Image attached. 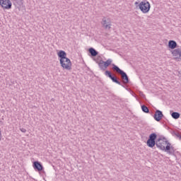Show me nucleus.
Masks as SVG:
<instances>
[{"label": "nucleus", "mask_w": 181, "mask_h": 181, "mask_svg": "<svg viewBox=\"0 0 181 181\" xmlns=\"http://www.w3.org/2000/svg\"><path fill=\"white\" fill-rule=\"evenodd\" d=\"M58 57H59V63L61 66L65 69V70H71V61H70V59L67 58V54L66 52L63 50H60L58 53Z\"/></svg>", "instance_id": "obj_1"}, {"label": "nucleus", "mask_w": 181, "mask_h": 181, "mask_svg": "<svg viewBox=\"0 0 181 181\" xmlns=\"http://www.w3.org/2000/svg\"><path fill=\"white\" fill-rule=\"evenodd\" d=\"M168 144L170 143L165 137H160L156 141V146L158 148V149H160V151H166V146H168Z\"/></svg>", "instance_id": "obj_2"}, {"label": "nucleus", "mask_w": 181, "mask_h": 181, "mask_svg": "<svg viewBox=\"0 0 181 181\" xmlns=\"http://www.w3.org/2000/svg\"><path fill=\"white\" fill-rule=\"evenodd\" d=\"M139 8L143 13H148L151 11V4L147 1H143L139 3Z\"/></svg>", "instance_id": "obj_3"}, {"label": "nucleus", "mask_w": 181, "mask_h": 181, "mask_svg": "<svg viewBox=\"0 0 181 181\" xmlns=\"http://www.w3.org/2000/svg\"><path fill=\"white\" fill-rule=\"evenodd\" d=\"M0 6L4 9H11L12 8V2L11 0H0Z\"/></svg>", "instance_id": "obj_4"}, {"label": "nucleus", "mask_w": 181, "mask_h": 181, "mask_svg": "<svg viewBox=\"0 0 181 181\" xmlns=\"http://www.w3.org/2000/svg\"><path fill=\"white\" fill-rule=\"evenodd\" d=\"M102 26L105 29H110L112 25L111 24V19L103 17L102 19Z\"/></svg>", "instance_id": "obj_5"}, {"label": "nucleus", "mask_w": 181, "mask_h": 181, "mask_svg": "<svg viewBox=\"0 0 181 181\" xmlns=\"http://www.w3.org/2000/svg\"><path fill=\"white\" fill-rule=\"evenodd\" d=\"M105 76H107V77H109V78L111 79L113 83H116V84H119V86H122V83L118 81V78L112 76V74L111 73V71H106L105 72Z\"/></svg>", "instance_id": "obj_6"}, {"label": "nucleus", "mask_w": 181, "mask_h": 181, "mask_svg": "<svg viewBox=\"0 0 181 181\" xmlns=\"http://www.w3.org/2000/svg\"><path fill=\"white\" fill-rule=\"evenodd\" d=\"M153 118L156 121H157V122H159L162 119V118H163V113L162 112V111L157 110L155 112Z\"/></svg>", "instance_id": "obj_7"}, {"label": "nucleus", "mask_w": 181, "mask_h": 181, "mask_svg": "<svg viewBox=\"0 0 181 181\" xmlns=\"http://www.w3.org/2000/svg\"><path fill=\"white\" fill-rule=\"evenodd\" d=\"M33 166L34 169L38 172H42V170H43V165L39 161H34Z\"/></svg>", "instance_id": "obj_8"}, {"label": "nucleus", "mask_w": 181, "mask_h": 181, "mask_svg": "<svg viewBox=\"0 0 181 181\" xmlns=\"http://www.w3.org/2000/svg\"><path fill=\"white\" fill-rule=\"evenodd\" d=\"M172 54L175 57V59H180L181 60V48L174 49Z\"/></svg>", "instance_id": "obj_9"}, {"label": "nucleus", "mask_w": 181, "mask_h": 181, "mask_svg": "<svg viewBox=\"0 0 181 181\" xmlns=\"http://www.w3.org/2000/svg\"><path fill=\"white\" fill-rule=\"evenodd\" d=\"M122 76V78L123 79L124 84H128L129 83V78H128V75L124 71L120 74Z\"/></svg>", "instance_id": "obj_10"}, {"label": "nucleus", "mask_w": 181, "mask_h": 181, "mask_svg": "<svg viewBox=\"0 0 181 181\" xmlns=\"http://www.w3.org/2000/svg\"><path fill=\"white\" fill-rule=\"evenodd\" d=\"M168 47L173 49H176V47H177V42L175 40H170L168 42Z\"/></svg>", "instance_id": "obj_11"}, {"label": "nucleus", "mask_w": 181, "mask_h": 181, "mask_svg": "<svg viewBox=\"0 0 181 181\" xmlns=\"http://www.w3.org/2000/svg\"><path fill=\"white\" fill-rule=\"evenodd\" d=\"M165 152H168V153H173V152H175V150H173V147L170 143L168 144L165 146Z\"/></svg>", "instance_id": "obj_12"}, {"label": "nucleus", "mask_w": 181, "mask_h": 181, "mask_svg": "<svg viewBox=\"0 0 181 181\" xmlns=\"http://www.w3.org/2000/svg\"><path fill=\"white\" fill-rule=\"evenodd\" d=\"M88 52L90 53V56L93 57H95V56L98 55V52H97V50L93 47L89 48Z\"/></svg>", "instance_id": "obj_13"}, {"label": "nucleus", "mask_w": 181, "mask_h": 181, "mask_svg": "<svg viewBox=\"0 0 181 181\" xmlns=\"http://www.w3.org/2000/svg\"><path fill=\"white\" fill-rule=\"evenodd\" d=\"M146 145H147V146H148V148H153V146H155V145L156 146V141L148 139L147 142H146Z\"/></svg>", "instance_id": "obj_14"}, {"label": "nucleus", "mask_w": 181, "mask_h": 181, "mask_svg": "<svg viewBox=\"0 0 181 181\" xmlns=\"http://www.w3.org/2000/svg\"><path fill=\"white\" fill-rule=\"evenodd\" d=\"M171 117L174 119H179V118H180V113L177 112H173L171 114Z\"/></svg>", "instance_id": "obj_15"}, {"label": "nucleus", "mask_w": 181, "mask_h": 181, "mask_svg": "<svg viewBox=\"0 0 181 181\" xmlns=\"http://www.w3.org/2000/svg\"><path fill=\"white\" fill-rule=\"evenodd\" d=\"M98 66L100 69V70H105L107 68L105 67V62L103 60H100L99 62H98Z\"/></svg>", "instance_id": "obj_16"}, {"label": "nucleus", "mask_w": 181, "mask_h": 181, "mask_svg": "<svg viewBox=\"0 0 181 181\" xmlns=\"http://www.w3.org/2000/svg\"><path fill=\"white\" fill-rule=\"evenodd\" d=\"M156 138H158V135L156 133H152L148 136V140L150 141H156Z\"/></svg>", "instance_id": "obj_17"}, {"label": "nucleus", "mask_w": 181, "mask_h": 181, "mask_svg": "<svg viewBox=\"0 0 181 181\" xmlns=\"http://www.w3.org/2000/svg\"><path fill=\"white\" fill-rule=\"evenodd\" d=\"M112 69L113 70H115V71H117V73H119V74H122V72L123 71L121 69H119V67H118L117 65L115 64H112Z\"/></svg>", "instance_id": "obj_18"}, {"label": "nucleus", "mask_w": 181, "mask_h": 181, "mask_svg": "<svg viewBox=\"0 0 181 181\" xmlns=\"http://www.w3.org/2000/svg\"><path fill=\"white\" fill-rule=\"evenodd\" d=\"M141 110L143 112H145L146 114H149V108H148L146 105H141Z\"/></svg>", "instance_id": "obj_19"}, {"label": "nucleus", "mask_w": 181, "mask_h": 181, "mask_svg": "<svg viewBox=\"0 0 181 181\" xmlns=\"http://www.w3.org/2000/svg\"><path fill=\"white\" fill-rule=\"evenodd\" d=\"M105 63V66L108 67L109 66H111V63H112V59H108L106 62H104Z\"/></svg>", "instance_id": "obj_20"}, {"label": "nucleus", "mask_w": 181, "mask_h": 181, "mask_svg": "<svg viewBox=\"0 0 181 181\" xmlns=\"http://www.w3.org/2000/svg\"><path fill=\"white\" fill-rule=\"evenodd\" d=\"M20 131H21V132H23V134H25L26 132V129H25V128H20Z\"/></svg>", "instance_id": "obj_21"}, {"label": "nucleus", "mask_w": 181, "mask_h": 181, "mask_svg": "<svg viewBox=\"0 0 181 181\" xmlns=\"http://www.w3.org/2000/svg\"><path fill=\"white\" fill-rule=\"evenodd\" d=\"M134 5H135L136 6H139V2L136 1V2L134 3Z\"/></svg>", "instance_id": "obj_22"}, {"label": "nucleus", "mask_w": 181, "mask_h": 181, "mask_svg": "<svg viewBox=\"0 0 181 181\" xmlns=\"http://www.w3.org/2000/svg\"><path fill=\"white\" fill-rule=\"evenodd\" d=\"M64 64H67V62H64Z\"/></svg>", "instance_id": "obj_23"}]
</instances>
